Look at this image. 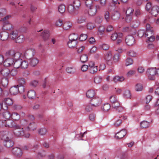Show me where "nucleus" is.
<instances>
[{
	"instance_id": "38",
	"label": "nucleus",
	"mask_w": 159,
	"mask_h": 159,
	"mask_svg": "<svg viewBox=\"0 0 159 159\" xmlns=\"http://www.w3.org/2000/svg\"><path fill=\"white\" fill-rule=\"evenodd\" d=\"M143 89V86L140 83L137 84L135 86V90L137 91H142Z\"/></svg>"
},
{
	"instance_id": "39",
	"label": "nucleus",
	"mask_w": 159,
	"mask_h": 159,
	"mask_svg": "<svg viewBox=\"0 0 159 159\" xmlns=\"http://www.w3.org/2000/svg\"><path fill=\"white\" fill-rule=\"evenodd\" d=\"M58 9L60 13H63L65 11V6L63 4H61L59 6Z\"/></svg>"
},
{
	"instance_id": "31",
	"label": "nucleus",
	"mask_w": 159,
	"mask_h": 159,
	"mask_svg": "<svg viewBox=\"0 0 159 159\" xmlns=\"http://www.w3.org/2000/svg\"><path fill=\"white\" fill-rule=\"evenodd\" d=\"M95 94L94 91L93 90H89L86 93V96L88 98H91L94 97Z\"/></svg>"
},
{
	"instance_id": "1",
	"label": "nucleus",
	"mask_w": 159,
	"mask_h": 159,
	"mask_svg": "<svg viewBox=\"0 0 159 159\" xmlns=\"http://www.w3.org/2000/svg\"><path fill=\"white\" fill-rule=\"evenodd\" d=\"M0 135L2 139L4 141V145L6 147L9 148L14 145V142L11 140V138L9 137V133L7 134L5 132H1Z\"/></svg>"
},
{
	"instance_id": "42",
	"label": "nucleus",
	"mask_w": 159,
	"mask_h": 159,
	"mask_svg": "<svg viewBox=\"0 0 159 159\" xmlns=\"http://www.w3.org/2000/svg\"><path fill=\"white\" fill-rule=\"evenodd\" d=\"M12 118L15 120H18L20 119V115L17 113H13L11 116Z\"/></svg>"
},
{
	"instance_id": "6",
	"label": "nucleus",
	"mask_w": 159,
	"mask_h": 159,
	"mask_svg": "<svg viewBox=\"0 0 159 159\" xmlns=\"http://www.w3.org/2000/svg\"><path fill=\"white\" fill-rule=\"evenodd\" d=\"M156 68H152L147 70V75L150 80H154L155 79L154 75H156Z\"/></svg>"
},
{
	"instance_id": "61",
	"label": "nucleus",
	"mask_w": 159,
	"mask_h": 159,
	"mask_svg": "<svg viewBox=\"0 0 159 159\" xmlns=\"http://www.w3.org/2000/svg\"><path fill=\"white\" fill-rule=\"evenodd\" d=\"M38 82L37 81L34 80L31 81L30 83V85L33 87H36L38 85Z\"/></svg>"
},
{
	"instance_id": "41",
	"label": "nucleus",
	"mask_w": 159,
	"mask_h": 159,
	"mask_svg": "<svg viewBox=\"0 0 159 159\" xmlns=\"http://www.w3.org/2000/svg\"><path fill=\"white\" fill-rule=\"evenodd\" d=\"M21 63L20 67L23 69L27 68L28 66V63L26 61H22L21 59Z\"/></svg>"
},
{
	"instance_id": "54",
	"label": "nucleus",
	"mask_w": 159,
	"mask_h": 159,
	"mask_svg": "<svg viewBox=\"0 0 159 159\" xmlns=\"http://www.w3.org/2000/svg\"><path fill=\"white\" fill-rule=\"evenodd\" d=\"M18 86V93H22L24 92L25 91V88L23 85H17Z\"/></svg>"
},
{
	"instance_id": "34",
	"label": "nucleus",
	"mask_w": 159,
	"mask_h": 159,
	"mask_svg": "<svg viewBox=\"0 0 159 159\" xmlns=\"http://www.w3.org/2000/svg\"><path fill=\"white\" fill-rule=\"evenodd\" d=\"M36 128L37 126L36 124L33 122L32 123H30L28 126V128L30 130H34Z\"/></svg>"
},
{
	"instance_id": "49",
	"label": "nucleus",
	"mask_w": 159,
	"mask_h": 159,
	"mask_svg": "<svg viewBox=\"0 0 159 159\" xmlns=\"http://www.w3.org/2000/svg\"><path fill=\"white\" fill-rule=\"evenodd\" d=\"M134 10L132 8H128L126 11V15H133Z\"/></svg>"
},
{
	"instance_id": "8",
	"label": "nucleus",
	"mask_w": 159,
	"mask_h": 159,
	"mask_svg": "<svg viewBox=\"0 0 159 159\" xmlns=\"http://www.w3.org/2000/svg\"><path fill=\"white\" fill-rule=\"evenodd\" d=\"M35 53V51L34 49H28L26 51L25 54V56L26 58L30 59L34 57Z\"/></svg>"
},
{
	"instance_id": "62",
	"label": "nucleus",
	"mask_w": 159,
	"mask_h": 159,
	"mask_svg": "<svg viewBox=\"0 0 159 159\" xmlns=\"http://www.w3.org/2000/svg\"><path fill=\"white\" fill-rule=\"evenodd\" d=\"M127 54L129 56L134 57L136 56V53L133 50H130L127 52Z\"/></svg>"
},
{
	"instance_id": "28",
	"label": "nucleus",
	"mask_w": 159,
	"mask_h": 159,
	"mask_svg": "<svg viewBox=\"0 0 159 159\" xmlns=\"http://www.w3.org/2000/svg\"><path fill=\"white\" fill-rule=\"evenodd\" d=\"M29 60L30 61V65L33 66H35L39 63V60L35 58H32Z\"/></svg>"
},
{
	"instance_id": "50",
	"label": "nucleus",
	"mask_w": 159,
	"mask_h": 159,
	"mask_svg": "<svg viewBox=\"0 0 159 159\" xmlns=\"http://www.w3.org/2000/svg\"><path fill=\"white\" fill-rule=\"evenodd\" d=\"M87 38V35L86 34H80L79 39L81 41H83L86 40Z\"/></svg>"
},
{
	"instance_id": "25",
	"label": "nucleus",
	"mask_w": 159,
	"mask_h": 159,
	"mask_svg": "<svg viewBox=\"0 0 159 159\" xmlns=\"http://www.w3.org/2000/svg\"><path fill=\"white\" fill-rule=\"evenodd\" d=\"M120 17V13L117 11H115L112 13L111 18L113 20H116L119 19Z\"/></svg>"
},
{
	"instance_id": "13",
	"label": "nucleus",
	"mask_w": 159,
	"mask_h": 159,
	"mask_svg": "<svg viewBox=\"0 0 159 159\" xmlns=\"http://www.w3.org/2000/svg\"><path fill=\"white\" fill-rule=\"evenodd\" d=\"M68 12L71 14L75 15L78 13V11L75 8L74 6L72 5H69L68 7Z\"/></svg>"
},
{
	"instance_id": "45",
	"label": "nucleus",
	"mask_w": 159,
	"mask_h": 159,
	"mask_svg": "<svg viewBox=\"0 0 159 159\" xmlns=\"http://www.w3.org/2000/svg\"><path fill=\"white\" fill-rule=\"evenodd\" d=\"M133 63V60L130 58L128 57L126 59L125 65L126 66H127L132 64Z\"/></svg>"
},
{
	"instance_id": "2",
	"label": "nucleus",
	"mask_w": 159,
	"mask_h": 159,
	"mask_svg": "<svg viewBox=\"0 0 159 159\" xmlns=\"http://www.w3.org/2000/svg\"><path fill=\"white\" fill-rule=\"evenodd\" d=\"M14 128L13 132L16 136L20 137L25 136L26 138H28L30 136V134H26L25 130L19 125H17Z\"/></svg>"
},
{
	"instance_id": "12",
	"label": "nucleus",
	"mask_w": 159,
	"mask_h": 159,
	"mask_svg": "<svg viewBox=\"0 0 159 159\" xmlns=\"http://www.w3.org/2000/svg\"><path fill=\"white\" fill-rule=\"evenodd\" d=\"M35 118L34 115H29L27 116L26 119L22 120V122H23L24 125H26L29 123H30L31 121L34 120Z\"/></svg>"
},
{
	"instance_id": "24",
	"label": "nucleus",
	"mask_w": 159,
	"mask_h": 159,
	"mask_svg": "<svg viewBox=\"0 0 159 159\" xmlns=\"http://www.w3.org/2000/svg\"><path fill=\"white\" fill-rule=\"evenodd\" d=\"M123 32H129L130 33L132 34H134L135 33L134 28H132L131 27H126L123 28Z\"/></svg>"
},
{
	"instance_id": "53",
	"label": "nucleus",
	"mask_w": 159,
	"mask_h": 159,
	"mask_svg": "<svg viewBox=\"0 0 159 159\" xmlns=\"http://www.w3.org/2000/svg\"><path fill=\"white\" fill-rule=\"evenodd\" d=\"M3 116L7 120L10 117L11 115L9 111H6L3 113Z\"/></svg>"
},
{
	"instance_id": "16",
	"label": "nucleus",
	"mask_w": 159,
	"mask_h": 159,
	"mask_svg": "<svg viewBox=\"0 0 159 159\" xmlns=\"http://www.w3.org/2000/svg\"><path fill=\"white\" fill-rule=\"evenodd\" d=\"M2 29L4 30H11L13 29V27L12 25L9 22L6 21L3 23Z\"/></svg>"
},
{
	"instance_id": "30",
	"label": "nucleus",
	"mask_w": 159,
	"mask_h": 159,
	"mask_svg": "<svg viewBox=\"0 0 159 159\" xmlns=\"http://www.w3.org/2000/svg\"><path fill=\"white\" fill-rule=\"evenodd\" d=\"M15 60L16 61L13 64L14 67L16 68H19L21 66V59H18Z\"/></svg>"
},
{
	"instance_id": "46",
	"label": "nucleus",
	"mask_w": 159,
	"mask_h": 159,
	"mask_svg": "<svg viewBox=\"0 0 159 159\" xmlns=\"http://www.w3.org/2000/svg\"><path fill=\"white\" fill-rule=\"evenodd\" d=\"M88 58V56L86 55L83 54L81 56L80 60L82 62L84 63L87 61Z\"/></svg>"
},
{
	"instance_id": "11",
	"label": "nucleus",
	"mask_w": 159,
	"mask_h": 159,
	"mask_svg": "<svg viewBox=\"0 0 159 159\" xmlns=\"http://www.w3.org/2000/svg\"><path fill=\"white\" fill-rule=\"evenodd\" d=\"M12 152L13 155L17 157H20L22 155L21 149L18 147L13 148L12 150Z\"/></svg>"
},
{
	"instance_id": "57",
	"label": "nucleus",
	"mask_w": 159,
	"mask_h": 159,
	"mask_svg": "<svg viewBox=\"0 0 159 159\" xmlns=\"http://www.w3.org/2000/svg\"><path fill=\"white\" fill-rule=\"evenodd\" d=\"M131 24L133 27V28H136L138 27L139 25V21L138 20H133L131 22Z\"/></svg>"
},
{
	"instance_id": "5",
	"label": "nucleus",
	"mask_w": 159,
	"mask_h": 159,
	"mask_svg": "<svg viewBox=\"0 0 159 159\" xmlns=\"http://www.w3.org/2000/svg\"><path fill=\"white\" fill-rule=\"evenodd\" d=\"M2 123V126H5L10 128H14L17 125L16 123L12 120H0V124Z\"/></svg>"
},
{
	"instance_id": "3",
	"label": "nucleus",
	"mask_w": 159,
	"mask_h": 159,
	"mask_svg": "<svg viewBox=\"0 0 159 159\" xmlns=\"http://www.w3.org/2000/svg\"><path fill=\"white\" fill-rule=\"evenodd\" d=\"M5 55L7 57L16 60L19 59L20 57V53L16 52L12 49L7 51L5 53Z\"/></svg>"
},
{
	"instance_id": "63",
	"label": "nucleus",
	"mask_w": 159,
	"mask_h": 159,
	"mask_svg": "<svg viewBox=\"0 0 159 159\" xmlns=\"http://www.w3.org/2000/svg\"><path fill=\"white\" fill-rule=\"evenodd\" d=\"M18 81L20 85H24L25 84V80L23 78H20L18 79Z\"/></svg>"
},
{
	"instance_id": "47",
	"label": "nucleus",
	"mask_w": 159,
	"mask_h": 159,
	"mask_svg": "<svg viewBox=\"0 0 159 159\" xmlns=\"http://www.w3.org/2000/svg\"><path fill=\"white\" fill-rule=\"evenodd\" d=\"M4 101L6 104L9 106H11L13 103L12 100L9 98L5 99Z\"/></svg>"
},
{
	"instance_id": "27",
	"label": "nucleus",
	"mask_w": 159,
	"mask_h": 159,
	"mask_svg": "<svg viewBox=\"0 0 159 159\" xmlns=\"http://www.w3.org/2000/svg\"><path fill=\"white\" fill-rule=\"evenodd\" d=\"M112 58V55L111 52H108L105 55L104 59L108 62L110 61H111Z\"/></svg>"
},
{
	"instance_id": "14",
	"label": "nucleus",
	"mask_w": 159,
	"mask_h": 159,
	"mask_svg": "<svg viewBox=\"0 0 159 159\" xmlns=\"http://www.w3.org/2000/svg\"><path fill=\"white\" fill-rule=\"evenodd\" d=\"M126 133L127 132L126 130L124 129L116 134L115 137L116 139H120L124 137L126 134Z\"/></svg>"
},
{
	"instance_id": "26",
	"label": "nucleus",
	"mask_w": 159,
	"mask_h": 159,
	"mask_svg": "<svg viewBox=\"0 0 159 159\" xmlns=\"http://www.w3.org/2000/svg\"><path fill=\"white\" fill-rule=\"evenodd\" d=\"M89 70L90 71V72L91 74H94L96 73L98 70L97 66H94V64H93V65L90 66L89 65Z\"/></svg>"
},
{
	"instance_id": "19",
	"label": "nucleus",
	"mask_w": 159,
	"mask_h": 159,
	"mask_svg": "<svg viewBox=\"0 0 159 159\" xmlns=\"http://www.w3.org/2000/svg\"><path fill=\"white\" fill-rule=\"evenodd\" d=\"M18 86H14L11 87L10 89V92L11 95H16L18 93Z\"/></svg>"
},
{
	"instance_id": "32",
	"label": "nucleus",
	"mask_w": 159,
	"mask_h": 159,
	"mask_svg": "<svg viewBox=\"0 0 159 159\" xmlns=\"http://www.w3.org/2000/svg\"><path fill=\"white\" fill-rule=\"evenodd\" d=\"M86 17L83 16H80L78 17L77 20V22L79 24H81L86 22Z\"/></svg>"
},
{
	"instance_id": "52",
	"label": "nucleus",
	"mask_w": 159,
	"mask_h": 159,
	"mask_svg": "<svg viewBox=\"0 0 159 159\" xmlns=\"http://www.w3.org/2000/svg\"><path fill=\"white\" fill-rule=\"evenodd\" d=\"M93 106L91 104H88L86 105L85 107V110L87 112H90L93 110V107H92Z\"/></svg>"
},
{
	"instance_id": "59",
	"label": "nucleus",
	"mask_w": 159,
	"mask_h": 159,
	"mask_svg": "<svg viewBox=\"0 0 159 159\" xmlns=\"http://www.w3.org/2000/svg\"><path fill=\"white\" fill-rule=\"evenodd\" d=\"M110 101L112 103H113L116 102L118 101L117 100L116 98V96L113 95L111 96L109 98Z\"/></svg>"
},
{
	"instance_id": "15",
	"label": "nucleus",
	"mask_w": 159,
	"mask_h": 159,
	"mask_svg": "<svg viewBox=\"0 0 159 159\" xmlns=\"http://www.w3.org/2000/svg\"><path fill=\"white\" fill-rule=\"evenodd\" d=\"M15 59L7 57L3 62V65L6 67L10 66L13 65L14 60Z\"/></svg>"
},
{
	"instance_id": "56",
	"label": "nucleus",
	"mask_w": 159,
	"mask_h": 159,
	"mask_svg": "<svg viewBox=\"0 0 159 159\" xmlns=\"http://www.w3.org/2000/svg\"><path fill=\"white\" fill-rule=\"evenodd\" d=\"M73 3L74 7L78 8L80 6V2L79 0H75L74 1Z\"/></svg>"
},
{
	"instance_id": "58",
	"label": "nucleus",
	"mask_w": 159,
	"mask_h": 159,
	"mask_svg": "<svg viewBox=\"0 0 159 159\" xmlns=\"http://www.w3.org/2000/svg\"><path fill=\"white\" fill-rule=\"evenodd\" d=\"M11 17V15H7L3 18L1 19L0 21L3 22V23L5 22H9L8 20Z\"/></svg>"
},
{
	"instance_id": "23",
	"label": "nucleus",
	"mask_w": 159,
	"mask_h": 159,
	"mask_svg": "<svg viewBox=\"0 0 159 159\" xmlns=\"http://www.w3.org/2000/svg\"><path fill=\"white\" fill-rule=\"evenodd\" d=\"M49 35L50 34L49 31L46 30H44L41 35V36L45 41L48 40L49 37Z\"/></svg>"
},
{
	"instance_id": "9",
	"label": "nucleus",
	"mask_w": 159,
	"mask_h": 159,
	"mask_svg": "<svg viewBox=\"0 0 159 159\" xmlns=\"http://www.w3.org/2000/svg\"><path fill=\"white\" fill-rule=\"evenodd\" d=\"M101 99L98 97L93 98L90 101V104L93 106L97 107L100 105L101 103Z\"/></svg>"
},
{
	"instance_id": "4",
	"label": "nucleus",
	"mask_w": 159,
	"mask_h": 159,
	"mask_svg": "<svg viewBox=\"0 0 159 159\" xmlns=\"http://www.w3.org/2000/svg\"><path fill=\"white\" fill-rule=\"evenodd\" d=\"M75 34H73L69 35V41L68 42L67 44L68 47L70 48H74L76 47L77 42V41L78 39V37H76L73 38L72 37L74 36Z\"/></svg>"
},
{
	"instance_id": "51",
	"label": "nucleus",
	"mask_w": 159,
	"mask_h": 159,
	"mask_svg": "<svg viewBox=\"0 0 159 159\" xmlns=\"http://www.w3.org/2000/svg\"><path fill=\"white\" fill-rule=\"evenodd\" d=\"M85 4L86 6L88 7H90L91 6H93L94 5H93V1L92 0H85Z\"/></svg>"
},
{
	"instance_id": "35",
	"label": "nucleus",
	"mask_w": 159,
	"mask_h": 159,
	"mask_svg": "<svg viewBox=\"0 0 159 159\" xmlns=\"http://www.w3.org/2000/svg\"><path fill=\"white\" fill-rule=\"evenodd\" d=\"M1 84L2 86L5 87H7L8 84V80L7 78H2L1 81Z\"/></svg>"
},
{
	"instance_id": "33",
	"label": "nucleus",
	"mask_w": 159,
	"mask_h": 159,
	"mask_svg": "<svg viewBox=\"0 0 159 159\" xmlns=\"http://www.w3.org/2000/svg\"><path fill=\"white\" fill-rule=\"evenodd\" d=\"M113 81L115 82H121L123 81L124 80V78L123 76H116L113 78Z\"/></svg>"
},
{
	"instance_id": "43",
	"label": "nucleus",
	"mask_w": 159,
	"mask_h": 159,
	"mask_svg": "<svg viewBox=\"0 0 159 159\" xmlns=\"http://www.w3.org/2000/svg\"><path fill=\"white\" fill-rule=\"evenodd\" d=\"M111 108V105L108 103H106L102 107V110L105 111H108Z\"/></svg>"
},
{
	"instance_id": "55",
	"label": "nucleus",
	"mask_w": 159,
	"mask_h": 159,
	"mask_svg": "<svg viewBox=\"0 0 159 159\" xmlns=\"http://www.w3.org/2000/svg\"><path fill=\"white\" fill-rule=\"evenodd\" d=\"M87 28L89 30H91L95 27L94 24L92 23H89L87 25Z\"/></svg>"
},
{
	"instance_id": "17",
	"label": "nucleus",
	"mask_w": 159,
	"mask_h": 159,
	"mask_svg": "<svg viewBox=\"0 0 159 159\" xmlns=\"http://www.w3.org/2000/svg\"><path fill=\"white\" fill-rule=\"evenodd\" d=\"M18 36V32L17 30H11L9 34V36L11 39L14 40Z\"/></svg>"
},
{
	"instance_id": "60",
	"label": "nucleus",
	"mask_w": 159,
	"mask_h": 159,
	"mask_svg": "<svg viewBox=\"0 0 159 159\" xmlns=\"http://www.w3.org/2000/svg\"><path fill=\"white\" fill-rule=\"evenodd\" d=\"M120 55L119 54H115L113 57V60L116 62H117L119 60Z\"/></svg>"
},
{
	"instance_id": "40",
	"label": "nucleus",
	"mask_w": 159,
	"mask_h": 159,
	"mask_svg": "<svg viewBox=\"0 0 159 159\" xmlns=\"http://www.w3.org/2000/svg\"><path fill=\"white\" fill-rule=\"evenodd\" d=\"M149 123L146 121H143L140 123V126L142 128H146L148 127Z\"/></svg>"
},
{
	"instance_id": "48",
	"label": "nucleus",
	"mask_w": 159,
	"mask_h": 159,
	"mask_svg": "<svg viewBox=\"0 0 159 159\" xmlns=\"http://www.w3.org/2000/svg\"><path fill=\"white\" fill-rule=\"evenodd\" d=\"M102 78L99 76H97L94 78V82L96 84H99L102 81Z\"/></svg>"
},
{
	"instance_id": "36",
	"label": "nucleus",
	"mask_w": 159,
	"mask_h": 159,
	"mask_svg": "<svg viewBox=\"0 0 159 159\" xmlns=\"http://www.w3.org/2000/svg\"><path fill=\"white\" fill-rule=\"evenodd\" d=\"M24 40V37L23 35H20L17 37L15 40V42L16 43H22Z\"/></svg>"
},
{
	"instance_id": "18",
	"label": "nucleus",
	"mask_w": 159,
	"mask_h": 159,
	"mask_svg": "<svg viewBox=\"0 0 159 159\" xmlns=\"http://www.w3.org/2000/svg\"><path fill=\"white\" fill-rule=\"evenodd\" d=\"M159 12V7L155 5L153 6L152 8L151 13V14L154 16H157Z\"/></svg>"
},
{
	"instance_id": "20",
	"label": "nucleus",
	"mask_w": 159,
	"mask_h": 159,
	"mask_svg": "<svg viewBox=\"0 0 159 159\" xmlns=\"http://www.w3.org/2000/svg\"><path fill=\"white\" fill-rule=\"evenodd\" d=\"M0 72L4 76L7 77L9 75L10 71L8 68H4L0 70Z\"/></svg>"
},
{
	"instance_id": "21",
	"label": "nucleus",
	"mask_w": 159,
	"mask_h": 159,
	"mask_svg": "<svg viewBox=\"0 0 159 159\" xmlns=\"http://www.w3.org/2000/svg\"><path fill=\"white\" fill-rule=\"evenodd\" d=\"M9 37V34L6 32H2L0 33V39L2 41H5Z\"/></svg>"
},
{
	"instance_id": "64",
	"label": "nucleus",
	"mask_w": 159,
	"mask_h": 159,
	"mask_svg": "<svg viewBox=\"0 0 159 159\" xmlns=\"http://www.w3.org/2000/svg\"><path fill=\"white\" fill-rule=\"evenodd\" d=\"M120 106V104L118 101L112 103L111 106L112 108L115 109L118 108V107Z\"/></svg>"
},
{
	"instance_id": "22",
	"label": "nucleus",
	"mask_w": 159,
	"mask_h": 159,
	"mask_svg": "<svg viewBox=\"0 0 159 159\" xmlns=\"http://www.w3.org/2000/svg\"><path fill=\"white\" fill-rule=\"evenodd\" d=\"M36 96V92L34 90H31L29 91L27 93V96L30 99H34L35 98Z\"/></svg>"
},
{
	"instance_id": "7",
	"label": "nucleus",
	"mask_w": 159,
	"mask_h": 159,
	"mask_svg": "<svg viewBox=\"0 0 159 159\" xmlns=\"http://www.w3.org/2000/svg\"><path fill=\"white\" fill-rule=\"evenodd\" d=\"M100 9V7L98 6H93L89 7L88 11V13L90 16H93L95 15L97 12V10Z\"/></svg>"
},
{
	"instance_id": "10",
	"label": "nucleus",
	"mask_w": 159,
	"mask_h": 159,
	"mask_svg": "<svg viewBox=\"0 0 159 159\" xmlns=\"http://www.w3.org/2000/svg\"><path fill=\"white\" fill-rule=\"evenodd\" d=\"M135 39L132 35L127 36L125 39V41L127 45L129 46H132L135 43Z\"/></svg>"
},
{
	"instance_id": "37",
	"label": "nucleus",
	"mask_w": 159,
	"mask_h": 159,
	"mask_svg": "<svg viewBox=\"0 0 159 159\" xmlns=\"http://www.w3.org/2000/svg\"><path fill=\"white\" fill-rule=\"evenodd\" d=\"M122 35V33H120L119 35H118L117 33H114L112 34L111 36V39L113 40H115L117 38H119V36L120 37H121Z\"/></svg>"
},
{
	"instance_id": "29",
	"label": "nucleus",
	"mask_w": 159,
	"mask_h": 159,
	"mask_svg": "<svg viewBox=\"0 0 159 159\" xmlns=\"http://www.w3.org/2000/svg\"><path fill=\"white\" fill-rule=\"evenodd\" d=\"M72 26V23L70 22H66L65 23L63 26V28L65 30H69L71 28Z\"/></svg>"
},
{
	"instance_id": "44",
	"label": "nucleus",
	"mask_w": 159,
	"mask_h": 159,
	"mask_svg": "<svg viewBox=\"0 0 159 159\" xmlns=\"http://www.w3.org/2000/svg\"><path fill=\"white\" fill-rule=\"evenodd\" d=\"M47 129L45 128H42L38 130L39 133L42 135H45L47 133Z\"/></svg>"
}]
</instances>
